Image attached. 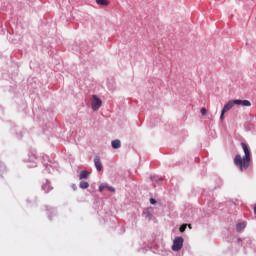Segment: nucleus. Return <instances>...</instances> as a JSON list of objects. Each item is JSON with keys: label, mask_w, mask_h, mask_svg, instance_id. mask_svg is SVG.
<instances>
[{"label": "nucleus", "mask_w": 256, "mask_h": 256, "mask_svg": "<svg viewBox=\"0 0 256 256\" xmlns=\"http://www.w3.org/2000/svg\"><path fill=\"white\" fill-rule=\"evenodd\" d=\"M72 189H73V191H77V185L72 184Z\"/></svg>", "instance_id": "obj_17"}, {"label": "nucleus", "mask_w": 256, "mask_h": 256, "mask_svg": "<svg viewBox=\"0 0 256 256\" xmlns=\"http://www.w3.org/2000/svg\"><path fill=\"white\" fill-rule=\"evenodd\" d=\"M112 147H113V149H119V147H121V141L120 140H113L112 141Z\"/></svg>", "instance_id": "obj_9"}, {"label": "nucleus", "mask_w": 256, "mask_h": 256, "mask_svg": "<svg viewBox=\"0 0 256 256\" xmlns=\"http://www.w3.org/2000/svg\"><path fill=\"white\" fill-rule=\"evenodd\" d=\"M105 189H106V184H101V185L99 186V191H100V193H103V191H105Z\"/></svg>", "instance_id": "obj_14"}, {"label": "nucleus", "mask_w": 256, "mask_h": 256, "mask_svg": "<svg viewBox=\"0 0 256 256\" xmlns=\"http://www.w3.org/2000/svg\"><path fill=\"white\" fill-rule=\"evenodd\" d=\"M183 248V237H176L173 241L172 251H181Z\"/></svg>", "instance_id": "obj_4"}, {"label": "nucleus", "mask_w": 256, "mask_h": 256, "mask_svg": "<svg viewBox=\"0 0 256 256\" xmlns=\"http://www.w3.org/2000/svg\"><path fill=\"white\" fill-rule=\"evenodd\" d=\"M189 229H191V224L188 225Z\"/></svg>", "instance_id": "obj_18"}, {"label": "nucleus", "mask_w": 256, "mask_h": 256, "mask_svg": "<svg viewBox=\"0 0 256 256\" xmlns=\"http://www.w3.org/2000/svg\"><path fill=\"white\" fill-rule=\"evenodd\" d=\"M97 5L107 6L109 5V1L107 0H96Z\"/></svg>", "instance_id": "obj_11"}, {"label": "nucleus", "mask_w": 256, "mask_h": 256, "mask_svg": "<svg viewBox=\"0 0 256 256\" xmlns=\"http://www.w3.org/2000/svg\"><path fill=\"white\" fill-rule=\"evenodd\" d=\"M241 147L243 149L244 156L242 157L241 154H237L234 157V165L243 172L247 171V169H249V165H251V150L244 142L241 143Z\"/></svg>", "instance_id": "obj_1"}, {"label": "nucleus", "mask_w": 256, "mask_h": 256, "mask_svg": "<svg viewBox=\"0 0 256 256\" xmlns=\"http://www.w3.org/2000/svg\"><path fill=\"white\" fill-rule=\"evenodd\" d=\"M245 227H247V224L245 222L238 223L236 226V231H243V229H245Z\"/></svg>", "instance_id": "obj_8"}, {"label": "nucleus", "mask_w": 256, "mask_h": 256, "mask_svg": "<svg viewBox=\"0 0 256 256\" xmlns=\"http://www.w3.org/2000/svg\"><path fill=\"white\" fill-rule=\"evenodd\" d=\"M235 105H240L241 107H251V101L249 100H234Z\"/></svg>", "instance_id": "obj_5"}, {"label": "nucleus", "mask_w": 256, "mask_h": 256, "mask_svg": "<svg viewBox=\"0 0 256 256\" xmlns=\"http://www.w3.org/2000/svg\"><path fill=\"white\" fill-rule=\"evenodd\" d=\"M186 229H187V224H183L180 226L179 231H180V233H185Z\"/></svg>", "instance_id": "obj_12"}, {"label": "nucleus", "mask_w": 256, "mask_h": 256, "mask_svg": "<svg viewBox=\"0 0 256 256\" xmlns=\"http://www.w3.org/2000/svg\"><path fill=\"white\" fill-rule=\"evenodd\" d=\"M235 105H236L235 100H230V101L227 102V104L224 105V107L221 111V115H220L221 121H223L227 111H231V109H233V107H235Z\"/></svg>", "instance_id": "obj_2"}, {"label": "nucleus", "mask_w": 256, "mask_h": 256, "mask_svg": "<svg viewBox=\"0 0 256 256\" xmlns=\"http://www.w3.org/2000/svg\"><path fill=\"white\" fill-rule=\"evenodd\" d=\"M200 113H201V115H207V109L201 108Z\"/></svg>", "instance_id": "obj_15"}, {"label": "nucleus", "mask_w": 256, "mask_h": 256, "mask_svg": "<svg viewBox=\"0 0 256 256\" xmlns=\"http://www.w3.org/2000/svg\"><path fill=\"white\" fill-rule=\"evenodd\" d=\"M106 189L110 191L111 193H115V188L113 186H109L106 184Z\"/></svg>", "instance_id": "obj_13"}, {"label": "nucleus", "mask_w": 256, "mask_h": 256, "mask_svg": "<svg viewBox=\"0 0 256 256\" xmlns=\"http://www.w3.org/2000/svg\"><path fill=\"white\" fill-rule=\"evenodd\" d=\"M94 164L97 171H103V164L101 163V158H99V156H95Z\"/></svg>", "instance_id": "obj_6"}, {"label": "nucleus", "mask_w": 256, "mask_h": 256, "mask_svg": "<svg viewBox=\"0 0 256 256\" xmlns=\"http://www.w3.org/2000/svg\"><path fill=\"white\" fill-rule=\"evenodd\" d=\"M101 105H103V101L100 100L97 95L92 96V101H91V107L94 111H99L101 109Z\"/></svg>", "instance_id": "obj_3"}, {"label": "nucleus", "mask_w": 256, "mask_h": 256, "mask_svg": "<svg viewBox=\"0 0 256 256\" xmlns=\"http://www.w3.org/2000/svg\"><path fill=\"white\" fill-rule=\"evenodd\" d=\"M80 189H89V182L82 181L79 185Z\"/></svg>", "instance_id": "obj_10"}, {"label": "nucleus", "mask_w": 256, "mask_h": 256, "mask_svg": "<svg viewBox=\"0 0 256 256\" xmlns=\"http://www.w3.org/2000/svg\"><path fill=\"white\" fill-rule=\"evenodd\" d=\"M89 178V172L88 171H81L80 172V176H79V179H88Z\"/></svg>", "instance_id": "obj_7"}, {"label": "nucleus", "mask_w": 256, "mask_h": 256, "mask_svg": "<svg viewBox=\"0 0 256 256\" xmlns=\"http://www.w3.org/2000/svg\"><path fill=\"white\" fill-rule=\"evenodd\" d=\"M150 203H151V205H156L157 204V200H155V198H151L150 199Z\"/></svg>", "instance_id": "obj_16"}]
</instances>
